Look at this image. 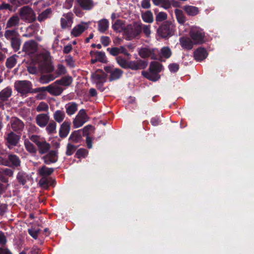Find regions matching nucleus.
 <instances>
[{
  "instance_id": "obj_1",
  "label": "nucleus",
  "mask_w": 254,
  "mask_h": 254,
  "mask_svg": "<svg viewBox=\"0 0 254 254\" xmlns=\"http://www.w3.org/2000/svg\"><path fill=\"white\" fill-rule=\"evenodd\" d=\"M141 34V21H134L127 24L124 28V35L128 40H131Z\"/></svg>"
},
{
  "instance_id": "obj_2",
  "label": "nucleus",
  "mask_w": 254,
  "mask_h": 254,
  "mask_svg": "<svg viewBox=\"0 0 254 254\" xmlns=\"http://www.w3.org/2000/svg\"><path fill=\"white\" fill-rule=\"evenodd\" d=\"M29 138L36 145L39 154H46L50 150L51 144L47 142L44 138L39 135H29Z\"/></svg>"
},
{
  "instance_id": "obj_3",
  "label": "nucleus",
  "mask_w": 254,
  "mask_h": 254,
  "mask_svg": "<svg viewBox=\"0 0 254 254\" xmlns=\"http://www.w3.org/2000/svg\"><path fill=\"white\" fill-rule=\"evenodd\" d=\"M18 13L20 19L26 23L33 22L36 19V13L29 6H24L20 8Z\"/></svg>"
},
{
  "instance_id": "obj_4",
  "label": "nucleus",
  "mask_w": 254,
  "mask_h": 254,
  "mask_svg": "<svg viewBox=\"0 0 254 254\" xmlns=\"http://www.w3.org/2000/svg\"><path fill=\"white\" fill-rule=\"evenodd\" d=\"M175 26L169 21H166L158 29V35L162 38H168L174 35Z\"/></svg>"
},
{
  "instance_id": "obj_5",
  "label": "nucleus",
  "mask_w": 254,
  "mask_h": 254,
  "mask_svg": "<svg viewBox=\"0 0 254 254\" xmlns=\"http://www.w3.org/2000/svg\"><path fill=\"white\" fill-rule=\"evenodd\" d=\"M189 35L195 45L201 44L205 41V33L199 27H191L189 32Z\"/></svg>"
},
{
  "instance_id": "obj_6",
  "label": "nucleus",
  "mask_w": 254,
  "mask_h": 254,
  "mask_svg": "<svg viewBox=\"0 0 254 254\" xmlns=\"http://www.w3.org/2000/svg\"><path fill=\"white\" fill-rule=\"evenodd\" d=\"M14 87L15 89L23 96L31 92L32 84L28 80H18L15 82Z\"/></svg>"
},
{
  "instance_id": "obj_7",
  "label": "nucleus",
  "mask_w": 254,
  "mask_h": 254,
  "mask_svg": "<svg viewBox=\"0 0 254 254\" xmlns=\"http://www.w3.org/2000/svg\"><path fill=\"white\" fill-rule=\"evenodd\" d=\"M89 119L86 110L82 109L80 110L72 121L73 127L75 128L82 127Z\"/></svg>"
},
{
  "instance_id": "obj_8",
  "label": "nucleus",
  "mask_w": 254,
  "mask_h": 254,
  "mask_svg": "<svg viewBox=\"0 0 254 254\" xmlns=\"http://www.w3.org/2000/svg\"><path fill=\"white\" fill-rule=\"evenodd\" d=\"M74 15L71 12L64 13L60 19L61 27L62 29L70 28L73 23Z\"/></svg>"
},
{
  "instance_id": "obj_9",
  "label": "nucleus",
  "mask_w": 254,
  "mask_h": 254,
  "mask_svg": "<svg viewBox=\"0 0 254 254\" xmlns=\"http://www.w3.org/2000/svg\"><path fill=\"white\" fill-rule=\"evenodd\" d=\"M89 23L85 22H81L73 27L70 31V36L73 37H78L88 28Z\"/></svg>"
},
{
  "instance_id": "obj_10",
  "label": "nucleus",
  "mask_w": 254,
  "mask_h": 254,
  "mask_svg": "<svg viewBox=\"0 0 254 254\" xmlns=\"http://www.w3.org/2000/svg\"><path fill=\"white\" fill-rule=\"evenodd\" d=\"M37 50L38 44L33 40L26 41L22 47V51L28 55L34 54Z\"/></svg>"
},
{
  "instance_id": "obj_11",
  "label": "nucleus",
  "mask_w": 254,
  "mask_h": 254,
  "mask_svg": "<svg viewBox=\"0 0 254 254\" xmlns=\"http://www.w3.org/2000/svg\"><path fill=\"white\" fill-rule=\"evenodd\" d=\"M148 65V62L140 59L137 61H130L128 62L127 68L137 70L140 69L145 68Z\"/></svg>"
},
{
  "instance_id": "obj_12",
  "label": "nucleus",
  "mask_w": 254,
  "mask_h": 254,
  "mask_svg": "<svg viewBox=\"0 0 254 254\" xmlns=\"http://www.w3.org/2000/svg\"><path fill=\"white\" fill-rule=\"evenodd\" d=\"M9 124L12 130L17 133L21 132L25 126L23 121L17 117H12Z\"/></svg>"
},
{
  "instance_id": "obj_13",
  "label": "nucleus",
  "mask_w": 254,
  "mask_h": 254,
  "mask_svg": "<svg viewBox=\"0 0 254 254\" xmlns=\"http://www.w3.org/2000/svg\"><path fill=\"white\" fill-rule=\"evenodd\" d=\"M5 139L7 146L8 148L10 149L11 147L15 146L17 145L19 141L20 136L16 134L13 131H10L6 135Z\"/></svg>"
},
{
  "instance_id": "obj_14",
  "label": "nucleus",
  "mask_w": 254,
  "mask_h": 254,
  "mask_svg": "<svg viewBox=\"0 0 254 254\" xmlns=\"http://www.w3.org/2000/svg\"><path fill=\"white\" fill-rule=\"evenodd\" d=\"M50 121L49 113L37 115L35 117V122L40 127H45Z\"/></svg>"
},
{
  "instance_id": "obj_15",
  "label": "nucleus",
  "mask_w": 254,
  "mask_h": 254,
  "mask_svg": "<svg viewBox=\"0 0 254 254\" xmlns=\"http://www.w3.org/2000/svg\"><path fill=\"white\" fill-rule=\"evenodd\" d=\"M79 6L83 10L89 11L96 5L94 0H76Z\"/></svg>"
},
{
  "instance_id": "obj_16",
  "label": "nucleus",
  "mask_w": 254,
  "mask_h": 254,
  "mask_svg": "<svg viewBox=\"0 0 254 254\" xmlns=\"http://www.w3.org/2000/svg\"><path fill=\"white\" fill-rule=\"evenodd\" d=\"M107 51L113 56H117L120 54H123L124 55L129 57L130 54L128 52L126 48L124 46H120V47H113L107 48Z\"/></svg>"
},
{
  "instance_id": "obj_17",
  "label": "nucleus",
  "mask_w": 254,
  "mask_h": 254,
  "mask_svg": "<svg viewBox=\"0 0 254 254\" xmlns=\"http://www.w3.org/2000/svg\"><path fill=\"white\" fill-rule=\"evenodd\" d=\"M138 55L142 58L150 57L151 59L155 60L157 56L155 53V49H150L147 48H142L138 52Z\"/></svg>"
},
{
  "instance_id": "obj_18",
  "label": "nucleus",
  "mask_w": 254,
  "mask_h": 254,
  "mask_svg": "<svg viewBox=\"0 0 254 254\" xmlns=\"http://www.w3.org/2000/svg\"><path fill=\"white\" fill-rule=\"evenodd\" d=\"M107 74L102 70H98L92 75V78L95 83H104L107 81Z\"/></svg>"
},
{
  "instance_id": "obj_19",
  "label": "nucleus",
  "mask_w": 254,
  "mask_h": 254,
  "mask_svg": "<svg viewBox=\"0 0 254 254\" xmlns=\"http://www.w3.org/2000/svg\"><path fill=\"white\" fill-rule=\"evenodd\" d=\"M58 157L57 152L55 150L49 151L46 155L42 157V159L45 164L47 165L55 163L57 161Z\"/></svg>"
},
{
  "instance_id": "obj_20",
  "label": "nucleus",
  "mask_w": 254,
  "mask_h": 254,
  "mask_svg": "<svg viewBox=\"0 0 254 254\" xmlns=\"http://www.w3.org/2000/svg\"><path fill=\"white\" fill-rule=\"evenodd\" d=\"M70 122L65 121L63 122L59 129V135L62 138L66 137L70 129Z\"/></svg>"
},
{
  "instance_id": "obj_21",
  "label": "nucleus",
  "mask_w": 254,
  "mask_h": 254,
  "mask_svg": "<svg viewBox=\"0 0 254 254\" xmlns=\"http://www.w3.org/2000/svg\"><path fill=\"white\" fill-rule=\"evenodd\" d=\"M180 43L181 47L187 50L192 49L193 45H195L190 38L182 37L180 38Z\"/></svg>"
},
{
  "instance_id": "obj_22",
  "label": "nucleus",
  "mask_w": 254,
  "mask_h": 254,
  "mask_svg": "<svg viewBox=\"0 0 254 254\" xmlns=\"http://www.w3.org/2000/svg\"><path fill=\"white\" fill-rule=\"evenodd\" d=\"M78 104L75 102H70L65 105L66 114L71 116L76 113L78 110Z\"/></svg>"
},
{
  "instance_id": "obj_23",
  "label": "nucleus",
  "mask_w": 254,
  "mask_h": 254,
  "mask_svg": "<svg viewBox=\"0 0 254 254\" xmlns=\"http://www.w3.org/2000/svg\"><path fill=\"white\" fill-rule=\"evenodd\" d=\"M208 55L206 50L202 48H199L193 53V57L196 61L200 62L206 58Z\"/></svg>"
},
{
  "instance_id": "obj_24",
  "label": "nucleus",
  "mask_w": 254,
  "mask_h": 254,
  "mask_svg": "<svg viewBox=\"0 0 254 254\" xmlns=\"http://www.w3.org/2000/svg\"><path fill=\"white\" fill-rule=\"evenodd\" d=\"M183 9L186 14L190 16H195L199 12V8L192 5H185L183 6Z\"/></svg>"
},
{
  "instance_id": "obj_25",
  "label": "nucleus",
  "mask_w": 254,
  "mask_h": 254,
  "mask_svg": "<svg viewBox=\"0 0 254 254\" xmlns=\"http://www.w3.org/2000/svg\"><path fill=\"white\" fill-rule=\"evenodd\" d=\"M58 83H56V81L50 85L49 93L51 95L59 96L62 93L64 89L62 87L58 86Z\"/></svg>"
},
{
  "instance_id": "obj_26",
  "label": "nucleus",
  "mask_w": 254,
  "mask_h": 254,
  "mask_svg": "<svg viewBox=\"0 0 254 254\" xmlns=\"http://www.w3.org/2000/svg\"><path fill=\"white\" fill-rule=\"evenodd\" d=\"M20 22V18L17 15L11 16L7 21L6 23V29L18 26Z\"/></svg>"
},
{
  "instance_id": "obj_27",
  "label": "nucleus",
  "mask_w": 254,
  "mask_h": 254,
  "mask_svg": "<svg viewBox=\"0 0 254 254\" xmlns=\"http://www.w3.org/2000/svg\"><path fill=\"white\" fill-rule=\"evenodd\" d=\"M12 88L9 87H6L0 91V100L2 101H5L12 95Z\"/></svg>"
},
{
  "instance_id": "obj_28",
  "label": "nucleus",
  "mask_w": 254,
  "mask_h": 254,
  "mask_svg": "<svg viewBox=\"0 0 254 254\" xmlns=\"http://www.w3.org/2000/svg\"><path fill=\"white\" fill-rule=\"evenodd\" d=\"M65 118V113L63 110H58L53 113V119L55 123H61L64 121Z\"/></svg>"
},
{
  "instance_id": "obj_29",
  "label": "nucleus",
  "mask_w": 254,
  "mask_h": 254,
  "mask_svg": "<svg viewBox=\"0 0 254 254\" xmlns=\"http://www.w3.org/2000/svg\"><path fill=\"white\" fill-rule=\"evenodd\" d=\"M16 179L18 182L23 186L25 185L29 180L28 175L24 171L18 172L16 175Z\"/></svg>"
},
{
  "instance_id": "obj_30",
  "label": "nucleus",
  "mask_w": 254,
  "mask_h": 254,
  "mask_svg": "<svg viewBox=\"0 0 254 254\" xmlns=\"http://www.w3.org/2000/svg\"><path fill=\"white\" fill-rule=\"evenodd\" d=\"M142 74L145 78L152 81H156L160 77L159 74H156L155 72L149 70L148 72L142 71Z\"/></svg>"
},
{
  "instance_id": "obj_31",
  "label": "nucleus",
  "mask_w": 254,
  "mask_h": 254,
  "mask_svg": "<svg viewBox=\"0 0 254 254\" xmlns=\"http://www.w3.org/2000/svg\"><path fill=\"white\" fill-rule=\"evenodd\" d=\"M4 36L7 40L10 41L16 37L20 36V35L16 29H8L5 30Z\"/></svg>"
},
{
  "instance_id": "obj_32",
  "label": "nucleus",
  "mask_w": 254,
  "mask_h": 254,
  "mask_svg": "<svg viewBox=\"0 0 254 254\" xmlns=\"http://www.w3.org/2000/svg\"><path fill=\"white\" fill-rule=\"evenodd\" d=\"M52 10L50 8H47L39 14L37 19L40 22L45 21L46 19L51 17L52 15Z\"/></svg>"
},
{
  "instance_id": "obj_33",
  "label": "nucleus",
  "mask_w": 254,
  "mask_h": 254,
  "mask_svg": "<svg viewBox=\"0 0 254 254\" xmlns=\"http://www.w3.org/2000/svg\"><path fill=\"white\" fill-rule=\"evenodd\" d=\"M8 160L11 164L12 166L17 168L21 165V161L19 157L15 154H9L8 155Z\"/></svg>"
},
{
  "instance_id": "obj_34",
  "label": "nucleus",
  "mask_w": 254,
  "mask_h": 254,
  "mask_svg": "<svg viewBox=\"0 0 254 254\" xmlns=\"http://www.w3.org/2000/svg\"><path fill=\"white\" fill-rule=\"evenodd\" d=\"M24 145L27 152L31 154H35L37 152V149L28 139L24 141Z\"/></svg>"
},
{
  "instance_id": "obj_35",
  "label": "nucleus",
  "mask_w": 254,
  "mask_h": 254,
  "mask_svg": "<svg viewBox=\"0 0 254 254\" xmlns=\"http://www.w3.org/2000/svg\"><path fill=\"white\" fill-rule=\"evenodd\" d=\"M141 18L144 22L151 23L153 22V15L150 10H147L141 14Z\"/></svg>"
},
{
  "instance_id": "obj_36",
  "label": "nucleus",
  "mask_w": 254,
  "mask_h": 254,
  "mask_svg": "<svg viewBox=\"0 0 254 254\" xmlns=\"http://www.w3.org/2000/svg\"><path fill=\"white\" fill-rule=\"evenodd\" d=\"M54 172V169L52 168H48L45 166H43L38 170V174L42 177H45L51 175Z\"/></svg>"
},
{
  "instance_id": "obj_37",
  "label": "nucleus",
  "mask_w": 254,
  "mask_h": 254,
  "mask_svg": "<svg viewBox=\"0 0 254 254\" xmlns=\"http://www.w3.org/2000/svg\"><path fill=\"white\" fill-rule=\"evenodd\" d=\"M72 82V78L70 76H65L61 79L57 80L56 83H58L59 85L68 86Z\"/></svg>"
},
{
  "instance_id": "obj_38",
  "label": "nucleus",
  "mask_w": 254,
  "mask_h": 254,
  "mask_svg": "<svg viewBox=\"0 0 254 254\" xmlns=\"http://www.w3.org/2000/svg\"><path fill=\"white\" fill-rule=\"evenodd\" d=\"M162 68V65L158 62H152L150 63L149 70L158 74Z\"/></svg>"
},
{
  "instance_id": "obj_39",
  "label": "nucleus",
  "mask_w": 254,
  "mask_h": 254,
  "mask_svg": "<svg viewBox=\"0 0 254 254\" xmlns=\"http://www.w3.org/2000/svg\"><path fill=\"white\" fill-rule=\"evenodd\" d=\"M123 73V70L119 68H115L113 69L111 72L109 80L111 81L118 79L122 76Z\"/></svg>"
},
{
  "instance_id": "obj_40",
  "label": "nucleus",
  "mask_w": 254,
  "mask_h": 254,
  "mask_svg": "<svg viewBox=\"0 0 254 254\" xmlns=\"http://www.w3.org/2000/svg\"><path fill=\"white\" fill-rule=\"evenodd\" d=\"M109 27V21L106 19H102L98 21V29L101 33L105 32Z\"/></svg>"
},
{
  "instance_id": "obj_41",
  "label": "nucleus",
  "mask_w": 254,
  "mask_h": 254,
  "mask_svg": "<svg viewBox=\"0 0 254 254\" xmlns=\"http://www.w3.org/2000/svg\"><path fill=\"white\" fill-rule=\"evenodd\" d=\"M56 77L57 76L54 75L53 74L42 75L39 79V81L41 83L45 84L54 80Z\"/></svg>"
},
{
  "instance_id": "obj_42",
  "label": "nucleus",
  "mask_w": 254,
  "mask_h": 254,
  "mask_svg": "<svg viewBox=\"0 0 254 254\" xmlns=\"http://www.w3.org/2000/svg\"><path fill=\"white\" fill-rule=\"evenodd\" d=\"M17 57V55H13L7 59L5 66L7 68L11 69L16 65L17 63L16 57Z\"/></svg>"
},
{
  "instance_id": "obj_43",
  "label": "nucleus",
  "mask_w": 254,
  "mask_h": 254,
  "mask_svg": "<svg viewBox=\"0 0 254 254\" xmlns=\"http://www.w3.org/2000/svg\"><path fill=\"white\" fill-rule=\"evenodd\" d=\"M175 14L178 22L181 24H184L186 21V17L183 11L179 9H176Z\"/></svg>"
},
{
  "instance_id": "obj_44",
  "label": "nucleus",
  "mask_w": 254,
  "mask_h": 254,
  "mask_svg": "<svg viewBox=\"0 0 254 254\" xmlns=\"http://www.w3.org/2000/svg\"><path fill=\"white\" fill-rule=\"evenodd\" d=\"M152 2L155 5H160L166 9L171 7V3L169 0H152Z\"/></svg>"
},
{
  "instance_id": "obj_45",
  "label": "nucleus",
  "mask_w": 254,
  "mask_h": 254,
  "mask_svg": "<svg viewBox=\"0 0 254 254\" xmlns=\"http://www.w3.org/2000/svg\"><path fill=\"white\" fill-rule=\"evenodd\" d=\"M10 45L15 52L18 51L20 48V45L21 43V40L20 38V36L16 37L14 39L10 40Z\"/></svg>"
},
{
  "instance_id": "obj_46",
  "label": "nucleus",
  "mask_w": 254,
  "mask_h": 254,
  "mask_svg": "<svg viewBox=\"0 0 254 254\" xmlns=\"http://www.w3.org/2000/svg\"><path fill=\"white\" fill-rule=\"evenodd\" d=\"M46 130L49 134L56 133L57 124L55 122L52 121L46 126Z\"/></svg>"
},
{
  "instance_id": "obj_47",
  "label": "nucleus",
  "mask_w": 254,
  "mask_h": 254,
  "mask_svg": "<svg viewBox=\"0 0 254 254\" xmlns=\"http://www.w3.org/2000/svg\"><path fill=\"white\" fill-rule=\"evenodd\" d=\"M124 23L121 20L118 19L112 25V28L114 31L121 32L122 30L124 31Z\"/></svg>"
},
{
  "instance_id": "obj_48",
  "label": "nucleus",
  "mask_w": 254,
  "mask_h": 254,
  "mask_svg": "<svg viewBox=\"0 0 254 254\" xmlns=\"http://www.w3.org/2000/svg\"><path fill=\"white\" fill-rule=\"evenodd\" d=\"M36 110L38 112H46L48 113L49 105L45 102H41L36 107Z\"/></svg>"
},
{
  "instance_id": "obj_49",
  "label": "nucleus",
  "mask_w": 254,
  "mask_h": 254,
  "mask_svg": "<svg viewBox=\"0 0 254 254\" xmlns=\"http://www.w3.org/2000/svg\"><path fill=\"white\" fill-rule=\"evenodd\" d=\"M29 234L34 239H37L38 235L40 232V229L38 227H31L28 230Z\"/></svg>"
},
{
  "instance_id": "obj_50",
  "label": "nucleus",
  "mask_w": 254,
  "mask_h": 254,
  "mask_svg": "<svg viewBox=\"0 0 254 254\" xmlns=\"http://www.w3.org/2000/svg\"><path fill=\"white\" fill-rule=\"evenodd\" d=\"M157 10H154L156 14L155 20L157 22H162L167 19V14L165 12H159L156 14Z\"/></svg>"
},
{
  "instance_id": "obj_51",
  "label": "nucleus",
  "mask_w": 254,
  "mask_h": 254,
  "mask_svg": "<svg viewBox=\"0 0 254 254\" xmlns=\"http://www.w3.org/2000/svg\"><path fill=\"white\" fill-rule=\"evenodd\" d=\"M160 55L161 57L168 59L171 57L172 52L168 47H164L161 49Z\"/></svg>"
},
{
  "instance_id": "obj_52",
  "label": "nucleus",
  "mask_w": 254,
  "mask_h": 254,
  "mask_svg": "<svg viewBox=\"0 0 254 254\" xmlns=\"http://www.w3.org/2000/svg\"><path fill=\"white\" fill-rule=\"evenodd\" d=\"M116 60L117 63L121 67L125 69L127 68V64L128 62V61L126 60L122 56L117 57Z\"/></svg>"
},
{
  "instance_id": "obj_53",
  "label": "nucleus",
  "mask_w": 254,
  "mask_h": 254,
  "mask_svg": "<svg viewBox=\"0 0 254 254\" xmlns=\"http://www.w3.org/2000/svg\"><path fill=\"white\" fill-rule=\"evenodd\" d=\"M95 128L91 125H88L84 127L82 129L83 136H89L91 134L94 133Z\"/></svg>"
},
{
  "instance_id": "obj_54",
  "label": "nucleus",
  "mask_w": 254,
  "mask_h": 254,
  "mask_svg": "<svg viewBox=\"0 0 254 254\" xmlns=\"http://www.w3.org/2000/svg\"><path fill=\"white\" fill-rule=\"evenodd\" d=\"M12 4L2 1L0 4V12H2L4 13L6 10L11 11L12 10Z\"/></svg>"
},
{
  "instance_id": "obj_55",
  "label": "nucleus",
  "mask_w": 254,
  "mask_h": 254,
  "mask_svg": "<svg viewBox=\"0 0 254 254\" xmlns=\"http://www.w3.org/2000/svg\"><path fill=\"white\" fill-rule=\"evenodd\" d=\"M32 0H8L9 2L16 6H20L22 5L29 3Z\"/></svg>"
},
{
  "instance_id": "obj_56",
  "label": "nucleus",
  "mask_w": 254,
  "mask_h": 254,
  "mask_svg": "<svg viewBox=\"0 0 254 254\" xmlns=\"http://www.w3.org/2000/svg\"><path fill=\"white\" fill-rule=\"evenodd\" d=\"M7 243L6 233L0 231V247H5Z\"/></svg>"
},
{
  "instance_id": "obj_57",
  "label": "nucleus",
  "mask_w": 254,
  "mask_h": 254,
  "mask_svg": "<svg viewBox=\"0 0 254 254\" xmlns=\"http://www.w3.org/2000/svg\"><path fill=\"white\" fill-rule=\"evenodd\" d=\"M66 72V68L63 64H60L57 65V69L56 71V73L57 74L56 76H57V77L62 74H64Z\"/></svg>"
},
{
  "instance_id": "obj_58",
  "label": "nucleus",
  "mask_w": 254,
  "mask_h": 254,
  "mask_svg": "<svg viewBox=\"0 0 254 254\" xmlns=\"http://www.w3.org/2000/svg\"><path fill=\"white\" fill-rule=\"evenodd\" d=\"M151 26L149 25H144L141 22V33L142 31L146 37H149L151 34Z\"/></svg>"
},
{
  "instance_id": "obj_59",
  "label": "nucleus",
  "mask_w": 254,
  "mask_h": 254,
  "mask_svg": "<svg viewBox=\"0 0 254 254\" xmlns=\"http://www.w3.org/2000/svg\"><path fill=\"white\" fill-rule=\"evenodd\" d=\"M69 139L72 142H78L81 139V136L78 132L74 131L71 134Z\"/></svg>"
},
{
  "instance_id": "obj_60",
  "label": "nucleus",
  "mask_w": 254,
  "mask_h": 254,
  "mask_svg": "<svg viewBox=\"0 0 254 254\" xmlns=\"http://www.w3.org/2000/svg\"><path fill=\"white\" fill-rule=\"evenodd\" d=\"M65 62L66 65L70 68H73L75 66V61L70 55H68L65 57Z\"/></svg>"
},
{
  "instance_id": "obj_61",
  "label": "nucleus",
  "mask_w": 254,
  "mask_h": 254,
  "mask_svg": "<svg viewBox=\"0 0 254 254\" xmlns=\"http://www.w3.org/2000/svg\"><path fill=\"white\" fill-rule=\"evenodd\" d=\"M76 149V147L70 143H68L66 147V154L70 156L73 154Z\"/></svg>"
},
{
  "instance_id": "obj_62",
  "label": "nucleus",
  "mask_w": 254,
  "mask_h": 254,
  "mask_svg": "<svg viewBox=\"0 0 254 254\" xmlns=\"http://www.w3.org/2000/svg\"><path fill=\"white\" fill-rule=\"evenodd\" d=\"M0 169L2 171V173H3L6 177H12L13 176L14 171L12 169L7 168H0Z\"/></svg>"
},
{
  "instance_id": "obj_63",
  "label": "nucleus",
  "mask_w": 254,
  "mask_h": 254,
  "mask_svg": "<svg viewBox=\"0 0 254 254\" xmlns=\"http://www.w3.org/2000/svg\"><path fill=\"white\" fill-rule=\"evenodd\" d=\"M97 60L102 63H106L107 62L105 54L102 52H97L96 53V56Z\"/></svg>"
},
{
  "instance_id": "obj_64",
  "label": "nucleus",
  "mask_w": 254,
  "mask_h": 254,
  "mask_svg": "<svg viewBox=\"0 0 254 254\" xmlns=\"http://www.w3.org/2000/svg\"><path fill=\"white\" fill-rule=\"evenodd\" d=\"M39 185L41 187L44 188H47L48 187L49 181L47 178L43 177L39 181Z\"/></svg>"
}]
</instances>
